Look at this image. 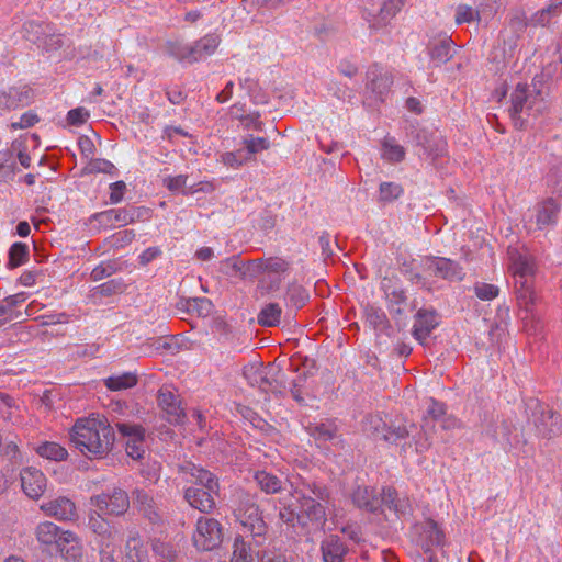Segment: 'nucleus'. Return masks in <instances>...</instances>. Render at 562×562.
Segmentation results:
<instances>
[{
	"label": "nucleus",
	"instance_id": "obj_1",
	"mask_svg": "<svg viewBox=\"0 0 562 562\" xmlns=\"http://www.w3.org/2000/svg\"><path fill=\"white\" fill-rule=\"evenodd\" d=\"M71 443L87 458H103L112 450L115 432L106 418H79L69 431Z\"/></svg>",
	"mask_w": 562,
	"mask_h": 562
},
{
	"label": "nucleus",
	"instance_id": "obj_2",
	"mask_svg": "<svg viewBox=\"0 0 562 562\" xmlns=\"http://www.w3.org/2000/svg\"><path fill=\"white\" fill-rule=\"evenodd\" d=\"M508 270L514 278L516 299L526 313L531 312L538 296L535 291V277L537 263L535 257L525 246H509L507 248Z\"/></svg>",
	"mask_w": 562,
	"mask_h": 562
},
{
	"label": "nucleus",
	"instance_id": "obj_3",
	"mask_svg": "<svg viewBox=\"0 0 562 562\" xmlns=\"http://www.w3.org/2000/svg\"><path fill=\"white\" fill-rule=\"evenodd\" d=\"M548 87L542 76H536L531 85L518 83L510 94L509 109L514 125L522 130L531 119L538 117L547 108Z\"/></svg>",
	"mask_w": 562,
	"mask_h": 562
},
{
	"label": "nucleus",
	"instance_id": "obj_4",
	"mask_svg": "<svg viewBox=\"0 0 562 562\" xmlns=\"http://www.w3.org/2000/svg\"><path fill=\"white\" fill-rule=\"evenodd\" d=\"M179 473L189 475L195 486L184 490L183 497L187 503L201 513H211L215 507L214 495L218 494L220 484L217 477L210 471L186 461L178 467Z\"/></svg>",
	"mask_w": 562,
	"mask_h": 562
},
{
	"label": "nucleus",
	"instance_id": "obj_5",
	"mask_svg": "<svg viewBox=\"0 0 562 562\" xmlns=\"http://www.w3.org/2000/svg\"><path fill=\"white\" fill-rule=\"evenodd\" d=\"M234 515L245 529V532L250 533L256 544H262L266 540L268 526L254 497L247 494L241 495L234 509Z\"/></svg>",
	"mask_w": 562,
	"mask_h": 562
},
{
	"label": "nucleus",
	"instance_id": "obj_6",
	"mask_svg": "<svg viewBox=\"0 0 562 562\" xmlns=\"http://www.w3.org/2000/svg\"><path fill=\"white\" fill-rule=\"evenodd\" d=\"M244 376L250 385L259 387L265 393L283 394L286 389L283 372L272 366L245 367Z\"/></svg>",
	"mask_w": 562,
	"mask_h": 562
},
{
	"label": "nucleus",
	"instance_id": "obj_7",
	"mask_svg": "<svg viewBox=\"0 0 562 562\" xmlns=\"http://www.w3.org/2000/svg\"><path fill=\"white\" fill-rule=\"evenodd\" d=\"M406 134L412 143L423 148L424 154L431 159L434 165L438 158L443 157L447 153V143L437 130H428L411 124Z\"/></svg>",
	"mask_w": 562,
	"mask_h": 562
},
{
	"label": "nucleus",
	"instance_id": "obj_8",
	"mask_svg": "<svg viewBox=\"0 0 562 562\" xmlns=\"http://www.w3.org/2000/svg\"><path fill=\"white\" fill-rule=\"evenodd\" d=\"M90 504L105 516L121 517L131 506V496L120 486H113L106 491L92 495Z\"/></svg>",
	"mask_w": 562,
	"mask_h": 562
},
{
	"label": "nucleus",
	"instance_id": "obj_9",
	"mask_svg": "<svg viewBox=\"0 0 562 562\" xmlns=\"http://www.w3.org/2000/svg\"><path fill=\"white\" fill-rule=\"evenodd\" d=\"M413 428H415L414 424H392L387 426L380 415H369L363 422V430L368 435L391 443H397V441L409 437Z\"/></svg>",
	"mask_w": 562,
	"mask_h": 562
},
{
	"label": "nucleus",
	"instance_id": "obj_10",
	"mask_svg": "<svg viewBox=\"0 0 562 562\" xmlns=\"http://www.w3.org/2000/svg\"><path fill=\"white\" fill-rule=\"evenodd\" d=\"M403 4L404 0H363V16L370 27L381 29L390 23Z\"/></svg>",
	"mask_w": 562,
	"mask_h": 562
},
{
	"label": "nucleus",
	"instance_id": "obj_11",
	"mask_svg": "<svg viewBox=\"0 0 562 562\" xmlns=\"http://www.w3.org/2000/svg\"><path fill=\"white\" fill-rule=\"evenodd\" d=\"M532 423L538 435L544 439H552L562 434L561 415L538 401L532 407Z\"/></svg>",
	"mask_w": 562,
	"mask_h": 562
},
{
	"label": "nucleus",
	"instance_id": "obj_12",
	"mask_svg": "<svg viewBox=\"0 0 562 562\" xmlns=\"http://www.w3.org/2000/svg\"><path fill=\"white\" fill-rule=\"evenodd\" d=\"M294 494L297 495L299 516L302 527L311 522L317 528H323L327 521L325 509L327 504L307 495L304 490H294Z\"/></svg>",
	"mask_w": 562,
	"mask_h": 562
},
{
	"label": "nucleus",
	"instance_id": "obj_13",
	"mask_svg": "<svg viewBox=\"0 0 562 562\" xmlns=\"http://www.w3.org/2000/svg\"><path fill=\"white\" fill-rule=\"evenodd\" d=\"M223 540L221 524L214 518L200 517L193 533V543L198 550L211 551L217 548Z\"/></svg>",
	"mask_w": 562,
	"mask_h": 562
},
{
	"label": "nucleus",
	"instance_id": "obj_14",
	"mask_svg": "<svg viewBox=\"0 0 562 562\" xmlns=\"http://www.w3.org/2000/svg\"><path fill=\"white\" fill-rule=\"evenodd\" d=\"M131 499L136 512L150 524H164V512L148 491L136 487L131 492Z\"/></svg>",
	"mask_w": 562,
	"mask_h": 562
},
{
	"label": "nucleus",
	"instance_id": "obj_15",
	"mask_svg": "<svg viewBox=\"0 0 562 562\" xmlns=\"http://www.w3.org/2000/svg\"><path fill=\"white\" fill-rule=\"evenodd\" d=\"M423 269L430 277L462 280V268L458 262L448 258L427 257L423 260Z\"/></svg>",
	"mask_w": 562,
	"mask_h": 562
},
{
	"label": "nucleus",
	"instance_id": "obj_16",
	"mask_svg": "<svg viewBox=\"0 0 562 562\" xmlns=\"http://www.w3.org/2000/svg\"><path fill=\"white\" fill-rule=\"evenodd\" d=\"M117 430L124 437L125 450L128 457L134 460H140L145 454V429L140 425L119 423L116 424Z\"/></svg>",
	"mask_w": 562,
	"mask_h": 562
},
{
	"label": "nucleus",
	"instance_id": "obj_17",
	"mask_svg": "<svg viewBox=\"0 0 562 562\" xmlns=\"http://www.w3.org/2000/svg\"><path fill=\"white\" fill-rule=\"evenodd\" d=\"M36 538L45 546H55L57 551L64 553L65 544L74 541L75 533L64 531L54 522L44 521L36 527Z\"/></svg>",
	"mask_w": 562,
	"mask_h": 562
},
{
	"label": "nucleus",
	"instance_id": "obj_18",
	"mask_svg": "<svg viewBox=\"0 0 562 562\" xmlns=\"http://www.w3.org/2000/svg\"><path fill=\"white\" fill-rule=\"evenodd\" d=\"M104 516L98 509L90 513L88 527L98 537V546L105 544L111 547L112 544H117L119 532Z\"/></svg>",
	"mask_w": 562,
	"mask_h": 562
},
{
	"label": "nucleus",
	"instance_id": "obj_19",
	"mask_svg": "<svg viewBox=\"0 0 562 562\" xmlns=\"http://www.w3.org/2000/svg\"><path fill=\"white\" fill-rule=\"evenodd\" d=\"M446 415L445 405L431 400L429 407L427 408V414L424 417L423 435L419 438L415 439L416 450L418 452H424L430 447L429 441V428H435L437 423Z\"/></svg>",
	"mask_w": 562,
	"mask_h": 562
},
{
	"label": "nucleus",
	"instance_id": "obj_20",
	"mask_svg": "<svg viewBox=\"0 0 562 562\" xmlns=\"http://www.w3.org/2000/svg\"><path fill=\"white\" fill-rule=\"evenodd\" d=\"M438 325L439 315L435 310L420 308L415 315L413 336L420 345L427 346V338Z\"/></svg>",
	"mask_w": 562,
	"mask_h": 562
},
{
	"label": "nucleus",
	"instance_id": "obj_21",
	"mask_svg": "<svg viewBox=\"0 0 562 562\" xmlns=\"http://www.w3.org/2000/svg\"><path fill=\"white\" fill-rule=\"evenodd\" d=\"M21 486L26 496L38 499L47 487L44 473L35 468H25L20 473Z\"/></svg>",
	"mask_w": 562,
	"mask_h": 562
},
{
	"label": "nucleus",
	"instance_id": "obj_22",
	"mask_svg": "<svg viewBox=\"0 0 562 562\" xmlns=\"http://www.w3.org/2000/svg\"><path fill=\"white\" fill-rule=\"evenodd\" d=\"M158 405L165 413L168 423L180 425L184 420V411L180 405L178 395L168 389H160L158 392Z\"/></svg>",
	"mask_w": 562,
	"mask_h": 562
},
{
	"label": "nucleus",
	"instance_id": "obj_23",
	"mask_svg": "<svg viewBox=\"0 0 562 562\" xmlns=\"http://www.w3.org/2000/svg\"><path fill=\"white\" fill-rule=\"evenodd\" d=\"M41 509L50 517L58 520H75L78 517L75 503L66 497L59 496L41 505Z\"/></svg>",
	"mask_w": 562,
	"mask_h": 562
},
{
	"label": "nucleus",
	"instance_id": "obj_24",
	"mask_svg": "<svg viewBox=\"0 0 562 562\" xmlns=\"http://www.w3.org/2000/svg\"><path fill=\"white\" fill-rule=\"evenodd\" d=\"M321 552L324 562H344L349 549L339 536L328 535L321 542Z\"/></svg>",
	"mask_w": 562,
	"mask_h": 562
},
{
	"label": "nucleus",
	"instance_id": "obj_25",
	"mask_svg": "<svg viewBox=\"0 0 562 562\" xmlns=\"http://www.w3.org/2000/svg\"><path fill=\"white\" fill-rule=\"evenodd\" d=\"M307 434L315 440L318 447L337 438L338 427L333 420L308 423L305 426Z\"/></svg>",
	"mask_w": 562,
	"mask_h": 562
},
{
	"label": "nucleus",
	"instance_id": "obj_26",
	"mask_svg": "<svg viewBox=\"0 0 562 562\" xmlns=\"http://www.w3.org/2000/svg\"><path fill=\"white\" fill-rule=\"evenodd\" d=\"M512 428L513 426L510 423L497 416L485 426L484 430L487 436L506 448L513 447L518 442L510 438Z\"/></svg>",
	"mask_w": 562,
	"mask_h": 562
},
{
	"label": "nucleus",
	"instance_id": "obj_27",
	"mask_svg": "<svg viewBox=\"0 0 562 562\" xmlns=\"http://www.w3.org/2000/svg\"><path fill=\"white\" fill-rule=\"evenodd\" d=\"M138 212L135 207L109 210L95 213L92 217L100 224H117L124 226L135 221Z\"/></svg>",
	"mask_w": 562,
	"mask_h": 562
},
{
	"label": "nucleus",
	"instance_id": "obj_28",
	"mask_svg": "<svg viewBox=\"0 0 562 562\" xmlns=\"http://www.w3.org/2000/svg\"><path fill=\"white\" fill-rule=\"evenodd\" d=\"M560 207V203L553 198H548L539 203L536 207V223L538 228L542 229L546 226L555 224Z\"/></svg>",
	"mask_w": 562,
	"mask_h": 562
},
{
	"label": "nucleus",
	"instance_id": "obj_29",
	"mask_svg": "<svg viewBox=\"0 0 562 562\" xmlns=\"http://www.w3.org/2000/svg\"><path fill=\"white\" fill-rule=\"evenodd\" d=\"M33 99V91L29 87L10 88L0 92V105L5 109H15L30 104Z\"/></svg>",
	"mask_w": 562,
	"mask_h": 562
},
{
	"label": "nucleus",
	"instance_id": "obj_30",
	"mask_svg": "<svg viewBox=\"0 0 562 562\" xmlns=\"http://www.w3.org/2000/svg\"><path fill=\"white\" fill-rule=\"evenodd\" d=\"M381 507L385 506L397 516H405L411 513V502L406 496L400 497L392 487H384L380 495Z\"/></svg>",
	"mask_w": 562,
	"mask_h": 562
},
{
	"label": "nucleus",
	"instance_id": "obj_31",
	"mask_svg": "<svg viewBox=\"0 0 562 562\" xmlns=\"http://www.w3.org/2000/svg\"><path fill=\"white\" fill-rule=\"evenodd\" d=\"M422 538V546L425 551H429L431 547L441 546L443 543V532L439 529L437 522L432 519H426L417 526Z\"/></svg>",
	"mask_w": 562,
	"mask_h": 562
},
{
	"label": "nucleus",
	"instance_id": "obj_32",
	"mask_svg": "<svg viewBox=\"0 0 562 562\" xmlns=\"http://www.w3.org/2000/svg\"><path fill=\"white\" fill-rule=\"evenodd\" d=\"M220 41V36L216 34H207L195 41L191 45V63L194 64L214 54Z\"/></svg>",
	"mask_w": 562,
	"mask_h": 562
},
{
	"label": "nucleus",
	"instance_id": "obj_33",
	"mask_svg": "<svg viewBox=\"0 0 562 562\" xmlns=\"http://www.w3.org/2000/svg\"><path fill=\"white\" fill-rule=\"evenodd\" d=\"M353 504L370 513H375L381 508L380 496L375 495L374 490L368 486H358L352 493Z\"/></svg>",
	"mask_w": 562,
	"mask_h": 562
},
{
	"label": "nucleus",
	"instance_id": "obj_34",
	"mask_svg": "<svg viewBox=\"0 0 562 562\" xmlns=\"http://www.w3.org/2000/svg\"><path fill=\"white\" fill-rule=\"evenodd\" d=\"M20 143L13 142L10 149L0 150V182H10L18 171L14 151Z\"/></svg>",
	"mask_w": 562,
	"mask_h": 562
},
{
	"label": "nucleus",
	"instance_id": "obj_35",
	"mask_svg": "<svg viewBox=\"0 0 562 562\" xmlns=\"http://www.w3.org/2000/svg\"><path fill=\"white\" fill-rule=\"evenodd\" d=\"M289 262L284 259L271 257L268 259H257L248 261V268H252L254 273L268 272V273H282L289 269Z\"/></svg>",
	"mask_w": 562,
	"mask_h": 562
},
{
	"label": "nucleus",
	"instance_id": "obj_36",
	"mask_svg": "<svg viewBox=\"0 0 562 562\" xmlns=\"http://www.w3.org/2000/svg\"><path fill=\"white\" fill-rule=\"evenodd\" d=\"M147 548L138 536L130 537L125 546V562H144Z\"/></svg>",
	"mask_w": 562,
	"mask_h": 562
},
{
	"label": "nucleus",
	"instance_id": "obj_37",
	"mask_svg": "<svg viewBox=\"0 0 562 562\" xmlns=\"http://www.w3.org/2000/svg\"><path fill=\"white\" fill-rule=\"evenodd\" d=\"M392 76L387 72L370 71V82L368 88L376 94L380 100L389 92L392 85Z\"/></svg>",
	"mask_w": 562,
	"mask_h": 562
},
{
	"label": "nucleus",
	"instance_id": "obj_38",
	"mask_svg": "<svg viewBox=\"0 0 562 562\" xmlns=\"http://www.w3.org/2000/svg\"><path fill=\"white\" fill-rule=\"evenodd\" d=\"M255 480L267 494H276L283 490V481L272 473L259 471L255 474Z\"/></svg>",
	"mask_w": 562,
	"mask_h": 562
},
{
	"label": "nucleus",
	"instance_id": "obj_39",
	"mask_svg": "<svg viewBox=\"0 0 562 562\" xmlns=\"http://www.w3.org/2000/svg\"><path fill=\"white\" fill-rule=\"evenodd\" d=\"M310 299V294L306 289L296 283H290L286 289L285 301L286 304L294 307L295 310L302 308Z\"/></svg>",
	"mask_w": 562,
	"mask_h": 562
},
{
	"label": "nucleus",
	"instance_id": "obj_40",
	"mask_svg": "<svg viewBox=\"0 0 562 562\" xmlns=\"http://www.w3.org/2000/svg\"><path fill=\"white\" fill-rule=\"evenodd\" d=\"M221 271L229 277H246L248 272H252V268H248V262H244L239 257L233 256L221 262Z\"/></svg>",
	"mask_w": 562,
	"mask_h": 562
},
{
	"label": "nucleus",
	"instance_id": "obj_41",
	"mask_svg": "<svg viewBox=\"0 0 562 562\" xmlns=\"http://www.w3.org/2000/svg\"><path fill=\"white\" fill-rule=\"evenodd\" d=\"M429 54L432 60L445 64L452 57V41L451 38H443L434 42L429 46Z\"/></svg>",
	"mask_w": 562,
	"mask_h": 562
},
{
	"label": "nucleus",
	"instance_id": "obj_42",
	"mask_svg": "<svg viewBox=\"0 0 562 562\" xmlns=\"http://www.w3.org/2000/svg\"><path fill=\"white\" fill-rule=\"evenodd\" d=\"M282 310L278 303L266 304L259 312L257 319L261 326L274 327L279 325Z\"/></svg>",
	"mask_w": 562,
	"mask_h": 562
},
{
	"label": "nucleus",
	"instance_id": "obj_43",
	"mask_svg": "<svg viewBox=\"0 0 562 562\" xmlns=\"http://www.w3.org/2000/svg\"><path fill=\"white\" fill-rule=\"evenodd\" d=\"M137 382L138 378L136 374L126 372L121 375L109 376L108 379L104 380V385L110 391L116 392L131 389L135 386Z\"/></svg>",
	"mask_w": 562,
	"mask_h": 562
},
{
	"label": "nucleus",
	"instance_id": "obj_44",
	"mask_svg": "<svg viewBox=\"0 0 562 562\" xmlns=\"http://www.w3.org/2000/svg\"><path fill=\"white\" fill-rule=\"evenodd\" d=\"M48 30L49 26L47 24L35 21L25 22L23 25L24 37L38 46H41V43L46 36Z\"/></svg>",
	"mask_w": 562,
	"mask_h": 562
},
{
	"label": "nucleus",
	"instance_id": "obj_45",
	"mask_svg": "<svg viewBox=\"0 0 562 562\" xmlns=\"http://www.w3.org/2000/svg\"><path fill=\"white\" fill-rule=\"evenodd\" d=\"M166 52L169 56L179 61L191 63V45L180 41H169L166 44Z\"/></svg>",
	"mask_w": 562,
	"mask_h": 562
},
{
	"label": "nucleus",
	"instance_id": "obj_46",
	"mask_svg": "<svg viewBox=\"0 0 562 562\" xmlns=\"http://www.w3.org/2000/svg\"><path fill=\"white\" fill-rule=\"evenodd\" d=\"M36 452L46 459L54 461L65 460L68 456L67 450L56 442H43L36 448Z\"/></svg>",
	"mask_w": 562,
	"mask_h": 562
},
{
	"label": "nucleus",
	"instance_id": "obj_47",
	"mask_svg": "<svg viewBox=\"0 0 562 562\" xmlns=\"http://www.w3.org/2000/svg\"><path fill=\"white\" fill-rule=\"evenodd\" d=\"M151 549L162 562H176L177 560L178 552L171 543L155 539L151 542Z\"/></svg>",
	"mask_w": 562,
	"mask_h": 562
},
{
	"label": "nucleus",
	"instance_id": "obj_48",
	"mask_svg": "<svg viewBox=\"0 0 562 562\" xmlns=\"http://www.w3.org/2000/svg\"><path fill=\"white\" fill-rule=\"evenodd\" d=\"M295 490H304L307 495H311L315 499H319L321 502L329 504L330 493L327 486L324 484H319L317 482L303 481L301 487H295Z\"/></svg>",
	"mask_w": 562,
	"mask_h": 562
},
{
	"label": "nucleus",
	"instance_id": "obj_49",
	"mask_svg": "<svg viewBox=\"0 0 562 562\" xmlns=\"http://www.w3.org/2000/svg\"><path fill=\"white\" fill-rule=\"evenodd\" d=\"M254 557L250 546L241 536H237L234 540V551L231 562H252Z\"/></svg>",
	"mask_w": 562,
	"mask_h": 562
},
{
	"label": "nucleus",
	"instance_id": "obj_50",
	"mask_svg": "<svg viewBox=\"0 0 562 562\" xmlns=\"http://www.w3.org/2000/svg\"><path fill=\"white\" fill-rule=\"evenodd\" d=\"M29 259V247L23 243H14L9 250V267L16 268Z\"/></svg>",
	"mask_w": 562,
	"mask_h": 562
},
{
	"label": "nucleus",
	"instance_id": "obj_51",
	"mask_svg": "<svg viewBox=\"0 0 562 562\" xmlns=\"http://www.w3.org/2000/svg\"><path fill=\"white\" fill-rule=\"evenodd\" d=\"M244 150L252 159V156L267 150L270 147V143L265 137H254L252 135L244 138Z\"/></svg>",
	"mask_w": 562,
	"mask_h": 562
},
{
	"label": "nucleus",
	"instance_id": "obj_52",
	"mask_svg": "<svg viewBox=\"0 0 562 562\" xmlns=\"http://www.w3.org/2000/svg\"><path fill=\"white\" fill-rule=\"evenodd\" d=\"M474 20H480V9H473L467 4H459L456 9V23H470Z\"/></svg>",
	"mask_w": 562,
	"mask_h": 562
},
{
	"label": "nucleus",
	"instance_id": "obj_53",
	"mask_svg": "<svg viewBox=\"0 0 562 562\" xmlns=\"http://www.w3.org/2000/svg\"><path fill=\"white\" fill-rule=\"evenodd\" d=\"M403 193L400 184L394 182H382L380 184V200L382 202H392Z\"/></svg>",
	"mask_w": 562,
	"mask_h": 562
},
{
	"label": "nucleus",
	"instance_id": "obj_54",
	"mask_svg": "<svg viewBox=\"0 0 562 562\" xmlns=\"http://www.w3.org/2000/svg\"><path fill=\"white\" fill-rule=\"evenodd\" d=\"M383 156L390 161L398 162L404 159L405 150L402 146L386 138L383 143Z\"/></svg>",
	"mask_w": 562,
	"mask_h": 562
},
{
	"label": "nucleus",
	"instance_id": "obj_55",
	"mask_svg": "<svg viewBox=\"0 0 562 562\" xmlns=\"http://www.w3.org/2000/svg\"><path fill=\"white\" fill-rule=\"evenodd\" d=\"M249 160H251V159L246 154L244 148L238 149L236 151L225 153L222 156V161L225 165H227L229 167H234V168H237V167L241 166L243 164H245V162H247Z\"/></svg>",
	"mask_w": 562,
	"mask_h": 562
},
{
	"label": "nucleus",
	"instance_id": "obj_56",
	"mask_svg": "<svg viewBox=\"0 0 562 562\" xmlns=\"http://www.w3.org/2000/svg\"><path fill=\"white\" fill-rule=\"evenodd\" d=\"M474 292L479 299L490 301L498 295L499 290L494 284L481 282L474 285Z\"/></svg>",
	"mask_w": 562,
	"mask_h": 562
},
{
	"label": "nucleus",
	"instance_id": "obj_57",
	"mask_svg": "<svg viewBox=\"0 0 562 562\" xmlns=\"http://www.w3.org/2000/svg\"><path fill=\"white\" fill-rule=\"evenodd\" d=\"M279 519L286 524L288 526L295 527L296 525L302 526L301 518L299 516V512H295L289 505H284L279 510Z\"/></svg>",
	"mask_w": 562,
	"mask_h": 562
},
{
	"label": "nucleus",
	"instance_id": "obj_58",
	"mask_svg": "<svg viewBox=\"0 0 562 562\" xmlns=\"http://www.w3.org/2000/svg\"><path fill=\"white\" fill-rule=\"evenodd\" d=\"M90 114L89 111H87L83 108H76L68 112L67 114V121L70 125H82L86 123V121L89 119Z\"/></svg>",
	"mask_w": 562,
	"mask_h": 562
},
{
	"label": "nucleus",
	"instance_id": "obj_59",
	"mask_svg": "<svg viewBox=\"0 0 562 562\" xmlns=\"http://www.w3.org/2000/svg\"><path fill=\"white\" fill-rule=\"evenodd\" d=\"M115 272V267L111 262H102L91 271V279L100 281L104 278L112 276Z\"/></svg>",
	"mask_w": 562,
	"mask_h": 562
},
{
	"label": "nucleus",
	"instance_id": "obj_60",
	"mask_svg": "<svg viewBox=\"0 0 562 562\" xmlns=\"http://www.w3.org/2000/svg\"><path fill=\"white\" fill-rule=\"evenodd\" d=\"M113 168V164L105 159H91L88 166L85 168V171L88 173L111 172Z\"/></svg>",
	"mask_w": 562,
	"mask_h": 562
},
{
	"label": "nucleus",
	"instance_id": "obj_61",
	"mask_svg": "<svg viewBox=\"0 0 562 562\" xmlns=\"http://www.w3.org/2000/svg\"><path fill=\"white\" fill-rule=\"evenodd\" d=\"M528 24L530 23L527 22L525 14L518 11L515 12L509 20V26L517 36L526 30Z\"/></svg>",
	"mask_w": 562,
	"mask_h": 562
},
{
	"label": "nucleus",
	"instance_id": "obj_62",
	"mask_svg": "<svg viewBox=\"0 0 562 562\" xmlns=\"http://www.w3.org/2000/svg\"><path fill=\"white\" fill-rule=\"evenodd\" d=\"M258 562H288L286 557L277 550H263L258 553Z\"/></svg>",
	"mask_w": 562,
	"mask_h": 562
},
{
	"label": "nucleus",
	"instance_id": "obj_63",
	"mask_svg": "<svg viewBox=\"0 0 562 562\" xmlns=\"http://www.w3.org/2000/svg\"><path fill=\"white\" fill-rule=\"evenodd\" d=\"M61 555H64L67 560H76L81 555V547L76 535L74 541L65 544V550Z\"/></svg>",
	"mask_w": 562,
	"mask_h": 562
},
{
	"label": "nucleus",
	"instance_id": "obj_64",
	"mask_svg": "<svg viewBox=\"0 0 562 562\" xmlns=\"http://www.w3.org/2000/svg\"><path fill=\"white\" fill-rule=\"evenodd\" d=\"M187 176L179 175L176 177H167L164 179V184L168 188L170 191H178L180 189H183L187 183Z\"/></svg>",
	"mask_w": 562,
	"mask_h": 562
}]
</instances>
